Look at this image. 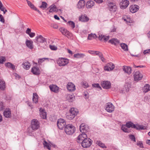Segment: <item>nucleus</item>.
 <instances>
[{
	"mask_svg": "<svg viewBox=\"0 0 150 150\" xmlns=\"http://www.w3.org/2000/svg\"><path fill=\"white\" fill-rule=\"evenodd\" d=\"M78 112L76 109L74 108H71L69 112L67 114V117L69 120H71L75 117Z\"/></svg>",
	"mask_w": 150,
	"mask_h": 150,
	"instance_id": "nucleus-1",
	"label": "nucleus"
},
{
	"mask_svg": "<svg viewBox=\"0 0 150 150\" xmlns=\"http://www.w3.org/2000/svg\"><path fill=\"white\" fill-rule=\"evenodd\" d=\"M75 131V127L72 125L68 124L65 127V132L68 135L72 134Z\"/></svg>",
	"mask_w": 150,
	"mask_h": 150,
	"instance_id": "nucleus-2",
	"label": "nucleus"
},
{
	"mask_svg": "<svg viewBox=\"0 0 150 150\" xmlns=\"http://www.w3.org/2000/svg\"><path fill=\"white\" fill-rule=\"evenodd\" d=\"M31 126L33 130H35L40 127L39 122L37 119H33L31 121Z\"/></svg>",
	"mask_w": 150,
	"mask_h": 150,
	"instance_id": "nucleus-3",
	"label": "nucleus"
},
{
	"mask_svg": "<svg viewBox=\"0 0 150 150\" xmlns=\"http://www.w3.org/2000/svg\"><path fill=\"white\" fill-rule=\"evenodd\" d=\"M81 143L83 147L87 148L90 146L92 144L91 140L89 138H87L83 140Z\"/></svg>",
	"mask_w": 150,
	"mask_h": 150,
	"instance_id": "nucleus-4",
	"label": "nucleus"
},
{
	"mask_svg": "<svg viewBox=\"0 0 150 150\" xmlns=\"http://www.w3.org/2000/svg\"><path fill=\"white\" fill-rule=\"evenodd\" d=\"M108 9L111 12H114L116 11L117 8L115 3L112 2H108Z\"/></svg>",
	"mask_w": 150,
	"mask_h": 150,
	"instance_id": "nucleus-5",
	"label": "nucleus"
},
{
	"mask_svg": "<svg viewBox=\"0 0 150 150\" xmlns=\"http://www.w3.org/2000/svg\"><path fill=\"white\" fill-rule=\"evenodd\" d=\"M59 66H65L69 63V60L63 58H59L57 61Z\"/></svg>",
	"mask_w": 150,
	"mask_h": 150,
	"instance_id": "nucleus-6",
	"label": "nucleus"
},
{
	"mask_svg": "<svg viewBox=\"0 0 150 150\" xmlns=\"http://www.w3.org/2000/svg\"><path fill=\"white\" fill-rule=\"evenodd\" d=\"M59 30L63 35L68 38H70L72 36V34L71 33L64 28H60Z\"/></svg>",
	"mask_w": 150,
	"mask_h": 150,
	"instance_id": "nucleus-7",
	"label": "nucleus"
},
{
	"mask_svg": "<svg viewBox=\"0 0 150 150\" xmlns=\"http://www.w3.org/2000/svg\"><path fill=\"white\" fill-rule=\"evenodd\" d=\"M57 125L58 128L60 129H62L66 125L65 120L62 119H59L57 122Z\"/></svg>",
	"mask_w": 150,
	"mask_h": 150,
	"instance_id": "nucleus-8",
	"label": "nucleus"
},
{
	"mask_svg": "<svg viewBox=\"0 0 150 150\" xmlns=\"http://www.w3.org/2000/svg\"><path fill=\"white\" fill-rule=\"evenodd\" d=\"M87 138L86 134L84 133V132L82 133V134L79 135L78 136L77 139V142L81 143L85 139H86Z\"/></svg>",
	"mask_w": 150,
	"mask_h": 150,
	"instance_id": "nucleus-9",
	"label": "nucleus"
},
{
	"mask_svg": "<svg viewBox=\"0 0 150 150\" xmlns=\"http://www.w3.org/2000/svg\"><path fill=\"white\" fill-rule=\"evenodd\" d=\"M134 81H138L142 79L143 78V75L139 71H137L134 73Z\"/></svg>",
	"mask_w": 150,
	"mask_h": 150,
	"instance_id": "nucleus-10",
	"label": "nucleus"
},
{
	"mask_svg": "<svg viewBox=\"0 0 150 150\" xmlns=\"http://www.w3.org/2000/svg\"><path fill=\"white\" fill-rule=\"evenodd\" d=\"M101 86L104 89H108L110 88L111 86V83L108 81H104L101 82Z\"/></svg>",
	"mask_w": 150,
	"mask_h": 150,
	"instance_id": "nucleus-11",
	"label": "nucleus"
},
{
	"mask_svg": "<svg viewBox=\"0 0 150 150\" xmlns=\"http://www.w3.org/2000/svg\"><path fill=\"white\" fill-rule=\"evenodd\" d=\"M106 110L109 112H112L114 110V106L110 103H107L105 108Z\"/></svg>",
	"mask_w": 150,
	"mask_h": 150,
	"instance_id": "nucleus-12",
	"label": "nucleus"
},
{
	"mask_svg": "<svg viewBox=\"0 0 150 150\" xmlns=\"http://www.w3.org/2000/svg\"><path fill=\"white\" fill-rule=\"evenodd\" d=\"M46 41L45 39L41 35H39L35 37L34 42L36 43H43Z\"/></svg>",
	"mask_w": 150,
	"mask_h": 150,
	"instance_id": "nucleus-13",
	"label": "nucleus"
},
{
	"mask_svg": "<svg viewBox=\"0 0 150 150\" xmlns=\"http://www.w3.org/2000/svg\"><path fill=\"white\" fill-rule=\"evenodd\" d=\"M129 4V2L127 0H123L120 3V8L122 9L126 8Z\"/></svg>",
	"mask_w": 150,
	"mask_h": 150,
	"instance_id": "nucleus-14",
	"label": "nucleus"
},
{
	"mask_svg": "<svg viewBox=\"0 0 150 150\" xmlns=\"http://www.w3.org/2000/svg\"><path fill=\"white\" fill-rule=\"evenodd\" d=\"M89 129V127L87 125H86L84 123H82L80 125V130L81 132H84L85 133L87 131H88Z\"/></svg>",
	"mask_w": 150,
	"mask_h": 150,
	"instance_id": "nucleus-15",
	"label": "nucleus"
},
{
	"mask_svg": "<svg viewBox=\"0 0 150 150\" xmlns=\"http://www.w3.org/2000/svg\"><path fill=\"white\" fill-rule=\"evenodd\" d=\"M67 88L69 91H73L76 90L75 86L71 82L68 83L67 85Z\"/></svg>",
	"mask_w": 150,
	"mask_h": 150,
	"instance_id": "nucleus-16",
	"label": "nucleus"
},
{
	"mask_svg": "<svg viewBox=\"0 0 150 150\" xmlns=\"http://www.w3.org/2000/svg\"><path fill=\"white\" fill-rule=\"evenodd\" d=\"M31 72L36 75H38L40 74V71L38 66H34L32 68Z\"/></svg>",
	"mask_w": 150,
	"mask_h": 150,
	"instance_id": "nucleus-17",
	"label": "nucleus"
},
{
	"mask_svg": "<svg viewBox=\"0 0 150 150\" xmlns=\"http://www.w3.org/2000/svg\"><path fill=\"white\" fill-rule=\"evenodd\" d=\"M50 90L55 93H58L59 92V88L55 85H51L49 86Z\"/></svg>",
	"mask_w": 150,
	"mask_h": 150,
	"instance_id": "nucleus-18",
	"label": "nucleus"
},
{
	"mask_svg": "<svg viewBox=\"0 0 150 150\" xmlns=\"http://www.w3.org/2000/svg\"><path fill=\"white\" fill-rule=\"evenodd\" d=\"M139 9V6L136 5H132L130 7V11L132 13L136 12Z\"/></svg>",
	"mask_w": 150,
	"mask_h": 150,
	"instance_id": "nucleus-19",
	"label": "nucleus"
},
{
	"mask_svg": "<svg viewBox=\"0 0 150 150\" xmlns=\"http://www.w3.org/2000/svg\"><path fill=\"white\" fill-rule=\"evenodd\" d=\"M40 117L42 119H46L47 117L46 112H45V110L44 109L41 108L40 110Z\"/></svg>",
	"mask_w": 150,
	"mask_h": 150,
	"instance_id": "nucleus-20",
	"label": "nucleus"
},
{
	"mask_svg": "<svg viewBox=\"0 0 150 150\" xmlns=\"http://www.w3.org/2000/svg\"><path fill=\"white\" fill-rule=\"evenodd\" d=\"M85 2L84 0H80L77 4V7L79 9L83 8L85 5Z\"/></svg>",
	"mask_w": 150,
	"mask_h": 150,
	"instance_id": "nucleus-21",
	"label": "nucleus"
},
{
	"mask_svg": "<svg viewBox=\"0 0 150 150\" xmlns=\"http://www.w3.org/2000/svg\"><path fill=\"white\" fill-rule=\"evenodd\" d=\"M108 42L110 43L112 45L116 46L119 43L120 41L117 39L113 38L110 40L108 41Z\"/></svg>",
	"mask_w": 150,
	"mask_h": 150,
	"instance_id": "nucleus-22",
	"label": "nucleus"
},
{
	"mask_svg": "<svg viewBox=\"0 0 150 150\" xmlns=\"http://www.w3.org/2000/svg\"><path fill=\"white\" fill-rule=\"evenodd\" d=\"M50 9L49 10V12L52 13L53 12H57L58 10L61 11V9H58L56 6L55 5H52L49 7Z\"/></svg>",
	"mask_w": 150,
	"mask_h": 150,
	"instance_id": "nucleus-23",
	"label": "nucleus"
},
{
	"mask_svg": "<svg viewBox=\"0 0 150 150\" xmlns=\"http://www.w3.org/2000/svg\"><path fill=\"white\" fill-rule=\"evenodd\" d=\"M142 90L144 93H146L150 91V85L145 84L142 88Z\"/></svg>",
	"mask_w": 150,
	"mask_h": 150,
	"instance_id": "nucleus-24",
	"label": "nucleus"
},
{
	"mask_svg": "<svg viewBox=\"0 0 150 150\" xmlns=\"http://www.w3.org/2000/svg\"><path fill=\"white\" fill-rule=\"evenodd\" d=\"M4 116L6 118H10L11 117V113L9 109L5 110L4 112Z\"/></svg>",
	"mask_w": 150,
	"mask_h": 150,
	"instance_id": "nucleus-25",
	"label": "nucleus"
},
{
	"mask_svg": "<svg viewBox=\"0 0 150 150\" xmlns=\"http://www.w3.org/2000/svg\"><path fill=\"white\" fill-rule=\"evenodd\" d=\"M33 43L32 41L28 40H27L25 42L26 46L30 49H32L33 48Z\"/></svg>",
	"mask_w": 150,
	"mask_h": 150,
	"instance_id": "nucleus-26",
	"label": "nucleus"
},
{
	"mask_svg": "<svg viewBox=\"0 0 150 150\" xmlns=\"http://www.w3.org/2000/svg\"><path fill=\"white\" fill-rule=\"evenodd\" d=\"M109 36H106L102 34H99L98 39L100 40H103L105 41H106L109 40Z\"/></svg>",
	"mask_w": 150,
	"mask_h": 150,
	"instance_id": "nucleus-27",
	"label": "nucleus"
},
{
	"mask_svg": "<svg viewBox=\"0 0 150 150\" xmlns=\"http://www.w3.org/2000/svg\"><path fill=\"white\" fill-rule=\"evenodd\" d=\"M123 71L125 72L128 74H129L131 73L132 71L131 68L130 66H123Z\"/></svg>",
	"mask_w": 150,
	"mask_h": 150,
	"instance_id": "nucleus-28",
	"label": "nucleus"
},
{
	"mask_svg": "<svg viewBox=\"0 0 150 150\" xmlns=\"http://www.w3.org/2000/svg\"><path fill=\"white\" fill-rule=\"evenodd\" d=\"M95 2L92 1H89L86 3V6L87 8H91L93 6Z\"/></svg>",
	"mask_w": 150,
	"mask_h": 150,
	"instance_id": "nucleus-29",
	"label": "nucleus"
},
{
	"mask_svg": "<svg viewBox=\"0 0 150 150\" xmlns=\"http://www.w3.org/2000/svg\"><path fill=\"white\" fill-rule=\"evenodd\" d=\"M6 88V85L5 81L2 80L0 79V89L4 90Z\"/></svg>",
	"mask_w": 150,
	"mask_h": 150,
	"instance_id": "nucleus-30",
	"label": "nucleus"
},
{
	"mask_svg": "<svg viewBox=\"0 0 150 150\" xmlns=\"http://www.w3.org/2000/svg\"><path fill=\"white\" fill-rule=\"evenodd\" d=\"M38 96L37 93H33V101L35 103H38Z\"/></svg>",
	"mask_w": 150,
	"mask_h": 150,
	"instance_id": "nucleus-31",
	"label": "nucleus"
},
{
	"mask_svg": "<svg viewBox=\"0 0 150 150\" xmlns=\"http://www.w3.org/2000/svg\"><path fill=\"white\" fill-rule=\"evenodd\" d=\"M79 20L82 22H87L88 21L89 18L86 16H82L79 18Z\"/></svg>",
	"mask_w": 150,
	"mask_h": 150,
	"instance_id": "nucleus-32",
	"label": "nucleus"
},
{
	"mask_svg": "<svg viewBox=\"0 0 150 150\" xmlns=\"http://www.w3.org/2000/svg\"><path fill=\"white\" fill-rule=\"evenodd\" d=\"M126 126L127 127L129 128L131 127L133 128V127H135V125L130 121L127 122L126 124Z\"/></svg>",
	"mask_w": 150,
	"mask_h": 150,
	"instance_id": "nucleus-33",
	"label": "nucleus"
},
{
	"mask_svg": "<svg viewBox=\"0 0 150 150\" xmlns=\"http://www.w3.org/2000/svg\"><path fill=\"white\" fill-rule=\"evenodd\" d=\"M85 56V55L82 53H77L75 54L74 55V57L79 58H83Z\"/></svg>",
	"mask_w": 150,
	"mask_h": 150,
	"instance_id": "nucleus-34",
	"label": "nucleus"
},
{
	"mask_svg": "<svg viewBox=\"0 0 150 150\" xmlns=\"http://www.w3.org/2000/svg\"><path fill=\"white\" fill-rule=\"evenodd\" d=\"M67 98L69 102H71L74 98V97L73 95L69 94L67 95Z\"/></svg>",
	"mask_w": 150,
	"mask_h": 150,
	"instance_id": "nucleus-35",
	"label": "nucleus"
},
{
	"mask_svg": "<svg viewBox=\"0 0 150 150\" xmlns=\"http://www.w3.org/2000/svg\"><path fill=\"white\" fill-rule=\"evenodd\" d=\"M133 128L136 129L137 130H143L145 129L146 128L143 125H135V127H133Z\"/></svg>",
	"mask_w": 150,
	"mask_h": 150,
	"instance_id": "nucleus-36",
	"label": "nucleus"
},
{
	"mask_svg": "<svg viewBox=\"0 0 150 150\" xmlns=\"http://www.w3.org/2000/svg\"><path fill=\"white\" fill-rule=\"evenodd\" d=\"M115 66H104V70L106 71H110L112 70L114 68Z\"/></svg>",
	"mask_w": 150,
	"mask_h": 150,
	"instance_id": "nucleus-37",
	"label": "nucleus"
},
{
	"mask_svg": "<svg viewBox=\"0 0 150 150\" xmlns=\"http://www.w3.org/2000/svg\"><path fill=\"white\" fill-rule=\"evenodd\" d=\"M96 144L100 147L104 148H106V146L104 144H103L100 141H97L96 142Z\"/></svg>",
	"mask_w": 150,
	"mask_h": 150,
	"instance_id": "nucleus-38",
	"label": "nucleus"
},
{
	"mask_svg": "<svg viewBox=\"0 0 150 150\" xmlns=\"http://www.w3.org/2000/svg\"><path fill=\"white\" fill-rule=\"evenodd\" d=\"M120 46L122 48L124 51H126L128 50L127 46L125 44L122 43L120 44Z\"/></svg>",
	"mask_w": 150,
	"mask_h": 150,
	"instance_id": "nucleus-39",
	"label": "nucleus"
},
{
	"mask_svg": "<svg viewBox=\"0 0 150 150\" xmlns=\"http://www.w3.org/2000/svg\"><path fill=\"white\" fill-rule=\"evenodd\" d=\"M97 38V36L95 34H91L88 35V40H92L93 38Z\"/></svg>",
	"mask_w": 150,
	"mask_h": 150,
	"instance_id": "nucleus-40",
	"label": "nucleus"
},
{
	"mask_svg": "<svg viewBox=\"0 0 150 150\" xmlns=\"http://www.w3.org/2000/svg\"><path fill=\"white\" fill-rule=\"evenodd\" d=\"M126 127V125H123L121 127V129L123 132H129V130Z\"/></svg>",
	"mask_w": 150,
	"mask_h": 150,
	"instance_id": "nucleus-41",
	"label": "nucleus"
},
{
	"mask_svg": "<svg viewBox=\"0 0 150 150\" xmlns=\"http://www.w3.org/2000/svg\"><path fill=\"white\" fill-rule=\"evenodd\" d=\"M47 4L45 2L42 1V4L41 6H40V8H42L43 9H44L45 8H47Z\"/></svg>",
	"mask_w": 150,
	"mask_h": 150,
	"instance_id": "nucleus-42",
	"label": "nucleus"
},
{
	"mask_svg": "<svg viewBox=\"0 0 150 150\" xmlns=\"http://www.w3.org/2000/svg\"><path fill=\"white\" fill-rule=\"evenodd\" d=\"M137 145L139 146L140 148H144L143 145L142 143V141H138L137 142Z\"/></svg>",
	"mask_w": 150,
	"mask_h": 150,
	"instance_id": "nucleus-43",
	"label": "nucleus"
},
{
	"mask_svg": "<svg viewBox=\"0 0 150 150\" xmlns=\"http://www.w3.org/2000/svg\"><path fill=\"white\" fill-rule=\"evenodd\" d=\"M68 23L73 28H75V23L73 21H69L68 22Z\"/></svg>",
	"mask_w": 150,
	"mask_h": 150,
	"instance_id": "nucleus-44",
	"label": "nucleus"
},
{
	"mask_svg": "<svg viewBox=\"0 0 150 150\" xmlns=\"http://www.w3.org/2000/svg\"><path fill=\"white\" fill-rule=\"evenodd\" d=\"M92 86L94 87L97 88L100 90H101V88L98 83H94L92 84Z\"/></svg>",
	"mask_w": 150,
	"mask_h": 150,
	"instance_id": "nucleus-45",
	"label": "nucleus"
},
{
	"mask_svg": "<svg viewBox=\"0 0 150 150\" xmlns=\"http://www.w3.org/2000/svg\"><path fill=\"white\" fill-rule=\"evenodd\" d=\"M129 136L131 140L134 141V142H136L135 138L134 135L130 134L129 135Z\"/></svg>",
	"mask_w": 150,
	"mask_h": 150,
	"instance_id": "nucleus-46",
	"label": "nucleus"
},
{
	"mask_svg": "<svg viewBox=\"0 0 150 150\" xmlns=\"http://www.w3.org/2000/svg\"><path fill=\"white\" fill-rule=\"evenodd\" d=\"M47 58H43L42 59H40L38 60V63L39 65L41 64L43 62L45 59H47Z\"/></svg>",
	"mask_w": 150,
	"mask_h": 150,
	"instance_id": "nucleus-47",
	"label": "nucleus"
},
{
	"mask_svg": "<svg viewBox=\"0 0 150 150\" xmlns=\"http://www.w3.org/2000/svg\"><path fill=\"white\" fill-rule=\"evenodd\" d=\"M28 5L30 6V7L31 8L33 9L35 8V6H34V5L30 1L28 2Z\"/></svg>",
	"mask_w": 150,
	"mask_h": 150,
	"instance_id": "nucleus-48",
	"label": "nucleus"
},
{
	"mask_svg": "<svg viewBox=\"0 0 150 150\" xmlns=\"http://www.w3.org/2000/svg\"><path fill=\"white\" fill-rule=\"evenodd\" d=\"M6 61V58L4 57H0V64H2L3 62Z\"/></svg>",
	"mask_w": 150,
	"mask_h": 150,
	"instance_id": "nucleus-49",
	"label": "nucleus"
},
{
	"mask_svg": "<svg viewBox=\"0 0 150 150\" xmlns=\"http://www.w3.org/2000/svg\"><path fill=\"white\" fill-rule=\"evenodd\" d=\"M83 86L85 88H87L89 86L88 83L86 81H84L83 82Z\"/></svg>",
	"mask_w": 150,
	"mask_h": 150,
	"instance_id": "nucleus-50",
	"label": "nucleus"
},
{
	"mask_svg": "<svg viewBox=\"0 0 150 150\" xmlns=\"http://www.w3.org/2000/svg\"><path fill=\"white\" fill-rule=\"evenodd\" d=\"M50 48L51 50H55L57 49V47L54 45H50Z\"/></svg>",
	"mask_w": 150,
	"mask_h": 150,
	"instance_id": "nucleus-51",
	"label": "nucleus"
},
{
	"mask_svg": "<svg viewBox=\"0 0 150 150\" xmlns=\"http://www.w3.org/2000/svg\"><path fill=\"white\" fill-rule=\"evenodd\" d=\"M22 65L23 66H30V63L28 61L24 62Z\"/></svg>",
	"mask_w": 150,
	"mask_h": 150,
	"instance_id": "nucleus-52",
	"label": "nucleus"
},
{
	"mask_svg": "<svg viewBox=\"0 0 150 150\" xmlns=\"http://www.w3.org/2000/svg\"><path fill=\"white\" fill-rule=\"evenodd\" d=\"M0 21L2 23H4L5 22V20L4 18L1 14H0Z\"/></svg>",
	"mask_w": 150,
	"mask_h": 150,
	"instance_id": "nucleus-53",
	"label": "nucleus"
},
{
	"mask_svg": "<svg viewBox=\"0 0 150 150\" xmlns=\"http://www.w3.org/2000/svg\"><path fill=\"white\" fill-rule=\"evenodd\" d=\"M4 109L3 103L1 102H0V111Z\"/></svg>",
	"mask_w": 150,
	"mask_h": 150,
	"instance_id": "nucleus-54",
	"label": "nucleus"
},
{
	"mask_svg": "<svg viewBox=\"0 0 150 150\" xmlns=\"http://www.w3.org/2000/svg\"><path fill=\"white\" fill-rule=\"evenodd\" d=\"M28 35L30 38H33L35 35V33H30Z\"/></svg>",
	"mask_w": 150,
	"mask_h": 150,
	"instance_id": "nucleus-55",
	"label": "nucleus"
},
{
	"mask_svg": "<svg viewBox=\"0 0 150 150\" xmlns=\"http://www.w3.org/2000/svg\"><path fill=\"white\" fill-rule=\"evenodd\" d=\"M52 27L54 29H57L58 28L57 25L56 24H54L52 25Z\"/></svg>",
	"mask_w": 150,
	"mask_h": 150,
	"instance_id": "nucleus-56",
	"label": "nucleus"
},
{
	"mask_svg": "<svg viewBox=\"0 0 150 150\" xmlns=\"http://www.w3.org/2000/svg\"><path fill=\"white\" fill-rule=\"evenodd\" d=\"M31 29L29 28H28L26 30V33L28 34H29L31 33Z\"/></svg>",
	"mask_w": 150,
	"mask_h": 150,
	"instance_id": "nucleus-57",
	"label": "nucleus"
},
{
	"mask_svg": "<svg viewBox=\"0 0 150 150\" xmlns=\"http://www.w3.org/2000/svg\"><path fill=\"white\" fill-rule=\"evenodd\" d=\"M13 75L15 76L16 78L19 79L20 78V76L18 75L16 73H14L13 74Z\"/></svg>",
	"mask_w": 150,
	"mask_h": 150,
	"instance_id": "nucleus-58",
	"label": "nucleus"
},
{
	"mask_svg": "<svg viewBox=\"0 0 150 150\" xmlns=\"http://www.w3.org/2000/svg\"><path fill=\"white\" fill-rule=\"evenodd\" d=\"M96 52L95 54H96L97 55H98L100 57V56L101 54L102 55V54L100 52L98 51H96V52Z\"/></svg>",
	"mask_w": 150,
	"mask_h": 150,
	"instance_id": "nucleus-59",
	"label": "nucleus"
},
{
	"mask_svg": "<svg viewBox=\"0 0 150 150\" xmlns=\"http://www.w3.org/2000/svg\"><path fill=\"white\" fill-rule=\"evenodd\" d=\"M97 3L100 4L102 3L103 2V0H93Z\"/></svg>",
	"mask_w": 150,
	"mask_h": 150,
	"instance_id": "nucleus-60",
	"label": "nucleus"
},
{
	"mask_svg": "<svg viewBox=\"0 0 150 150\" xmlns=\"http://www.w3.org/2000/svg\"><path fill=\"white\" fill-rule=\"evenodd\" d=\"M34 8H33V9L36 11H37L41 15H42V13L39 10H38L35 7Z\"/></svg>",
	"mask_w": 150,
	"mask_h": 150,
	"instance_id": "nucleus-61",
	"label": "nucleus"
},
{
	"mask_svg": "<svg viewBox=\"0 0 150 150\" xmlns=\"http://www.w3.org/2000/svg\"><path fill=\"white\" fill-rule=\"evenodd\" d=\"M99 57L100 58V59L101 60V61L103 62H104V60H105V59L103 57V54L102 55H100V57Z\"/></svg>",
	"mask_w": 150,
	"mask_h": 150,
	"instance_id": "nucleus-62",
	"label": "nucleus"
},
{
	"mask_svg": "<svg viewBox=\"0 0 150 150\" xmlns=\"http://www.w3.org/2000/svg\"><path fill=\"white\" fill-rule=\"evenodd\" d=\"M5 66H14L13 64L10 62H7L5 64Z\"/></svg>",
	"mask_w": 150,
	"mask_h": 150,
	"instance_id": "nucleus-63",
	"label": "nucleus"
},
{
	"mask_svg": "<svg viewBox=\"0 0 150 150\" xmlns=\"http://www.w3.org/2000/svg\"><path fill=\"white\" fill-rule=\"evenodd\" d=\"M8 68L13 70L16 69L15 66H7Z\"/></svg>",
	"mask_w": 150,
	"mask_h": 150,
	"instance_id": "nucleus-64",
	"label": "nucleus"
}]
</instances>
